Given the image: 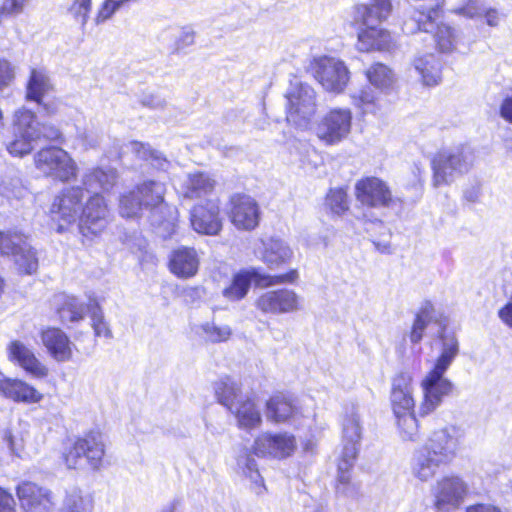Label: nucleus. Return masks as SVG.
<instances>
[{
  "mask_svg": "<svg viewBox=\"0 0 512 512\" xmlns=\"http://www.w3.org/2000/svg\"><path fill=\"white\" fill-rule=\"evenodd\" d=\"M362 438V425L357 407L352 405L344 415L342 422L343 449L337 468L338 493L354 497L358 487L351 482V470L356 460L360 441Z\"/></svg>",
  "mask_w": 512,
  "mask_h": 512,
  "instance_id": "1",
  "label": "nucleus"
},
{
  "mask_svg": "<svg viewBox=\"0 0 512 512\" xmlns=\"http://www.w3.org/2000/svg\"><path fill=\"white\" fill-rule=\"evenodd\" d=\"M152 226L159 229V234L166 238L173 234L178 211L176 207L169 205L164 200L166 187L163 183L148 180L135 188Z\"/></svg>",
  "mask_w": 512,
  "mask_h": 512,
  "instance_id": "2",
  "label": "nucleus"
},
{
  "mask_svg": "<svg viewBox=\"0 0 512 512\" xmlns=\"http://www.w3.org/2000/svg\"><path fill=\"white\" fill-rule=\"evenodd\" d=\"M474 150L468 145H459L438 151L431 159L434 187L449 185L456 178L468 173L475 162Z\"/></svg>",
  "mask_w": 512,
  "mask_h": 512,
  "instance_id": "3",
  "label": "nucleus"
},
{
  "mask_svg": "<svg viewBox=\"0 0 512 512\" xmlns=\"http://www.w3.org/2000/svg\"><path fill=\"white\" fill-rule=\"evenodd\" d=\"M105 455V445L99 432H90L76 439L63 453L65 465L69 469H80L88 466L98 470Z\"/></svg>",
  "mask_w": 512,
  "mask_h": 512,
  "instance_id": "4",
  "label": "nucleus"
},
{
  "mask_svg": "<svg viewBox=\"0 0 512 512\" xmlns=\"http://www.w3.org/2000/svg\"><path fill=\"white\" fill-rule=\"evenodd\" d=\"M286 119L297 128L310 124L316 112V93L308 84L292 81L286 92Z\"/></svg>",
  "mask_w": 512,
  "mask_h": 512,
  "instance_id": "5",
  "label": "nucleus"
},
{
  "mask_svg": "<svg viewBox=\"0 0 512 512\" xmlns=\"http://www.w3.org/2000/svg\"><path fill=\"white\" fill-rule=\"evenodd\" d=\"M298 277V272L295 269L280 275L262 274L256 268L241 270L233 276L230 285L223 290L222 294L230 301H239L247 295L252 281L259 286H272L292 284L297 281Z\"/></svg>",
  "mask_w": 512,
  "mask_h": 512,
  "instance_id": "6",
  "label": "nucleus"
},
{
  "mask_svg": "<svg viewBox=\"0 0 512 512\" xmlns=\"http://www.w3.org/2000/svg\"><path fill=\"white\" fill-rule=\"evenodd\" d=\"M34 165L44 176L61 182L75 179L78 166L70 154L62 148L49 146L34 155Z\"/></svg>",
  "mask_w": 512,
  "mask_h": 512,
  "instance_id": "7",
  "label": "nucleus"
},
{
  "mask_svg": "<svg viewBox=\"0 0 512 512\" xmlns=\"http://www.w3.org/2000/svg\"><path fill=\"white\" fill-rule=\"evenodd\" d=\"M0 254L12 256L21 272L34 273L38 268L35 251L27 243L26 237L16 231L0 232Z\"/></svg>",
  "mask_w": 512,
  "mask_h": 512,
  "instance_id": "8",
  "label": "nucleus"
},
{
  "mask_svg": "<svg viewBox=\"0 0 512 512\" xmlns=\"http://www.w3.org/2000/svg\"><path fill=\"white\" fill-rule=\"evenodd\" d=\"M463 439L462 431L449 426L432 432L421 448L430 453L443 465L451 463L460 450Z\"/></svg>",
  "mask_w": 512,
  "mask_h": 512,
  "instance_id": "9",
  "label": "nucleus"
},
{
  "mask_svg": "<svg viewBox=\"0 0 512 512\" xmlns=\"http://www.w3.org/2000/svg\"><path fill=\"white\" fill-rule=\"evenodd\" d=\"M446 372L431 369L421 380L423 400L419 407L422 416L435 411L450 396L454 390V384L445 377Z\"/></svg>",
  "mask_w": 512,
  "mask_h": 512,
  "instance_id": "10",
  "label": "nucleus"
},
{
  "mask_svg": "<svg viewBox=\"0 0 512 512\" xmlns=\"http://www.w3.org/2000/svg\"><path fill=\"white\" fill-rule=\"evenodd\" d=\"M255 306L265 314H289L303 308V299L292 289L278 288L260 294L255 301Z\"/></svg>",
  "mask_w": 512,
  "mask_h": 512,
  "instance_id": "11",
  "label": "nucleus"
},
{
  "mask_svg": "<svg viewBox=\"0 0 512 512\" xmlns=\"http://www.w3.org/2000/svg\"><path fill=\"white\" fill-rule=\"evenodd\" d=\"M468 490L462 478L453 475L443 477L432 488L434 507L438 512L453 511L463 503Z\"/></svg>",
  "mask_w": 512,
  "mask_h": 512,
  "instance_id": "12",
  "label": "nucleus"
},
{
  "mask_svg": "<svg viewBox=\"0 0 512 512\" xmlns=\"http://www.w3.org/2000/svg\"><path fill=\"white\" fill-rule=\"evenodd\" d=\"M352 114L347 108H335L326 113L316 127L317 137L327 145L345 139L351 130Z\"/></svg>",
  "mask_w": 512,
  "mask_h": 512,
  "instance_id": "13",
  "label": "nucleus"
},
{
  "mask_svg": "<svg viewBox=\"0 0 512 512\" xmlns=\"http://www.w3.org/2000/svg\"><path fill=\"white\" fill-rule=\"evenodd\" d=\"M314 76L325 90L341 93L349 82L350 72L343 61L324 56L315 60Z\"/></svg>",
  "mask_w": 512,
  "mask_h": 512,
  "instance_id": "14",
  "label": "nucleus"
},
{
  "mask_svg": "<svg viewBox=\"0 0 512 512\" xmlns=\"http://www.w3.org/2000/svg\"><path fill=\"white\" fill-rule=\"evenodd\" d=\"M110 219V211L99 194L90 196L82 208L79 217V229L83 236H97L107 227Z\"/></svg>",
  "mask_w": 512,
  "mask_h": 512,
  "instance_id": "15",
  "label": "nucleus"
},
{
  "mask_svg": "<svg viewBox=\"0 0 512 512\" xmlns=\"http://www.w3.org/2000/svg\"><path fill=\"white\" fill-rule=\"evenodd\" d=\"M356 200L369 208H386L394 203L389 186L380 178L365 177L355 184Z\"/></svg>",
  "mask_w": 512,
  "mask_h": 512,
  "instance_id": "16",
  "label": "nucleus"
},
{
  "mask_svg": "<svg viewBox=\"0 0 512 512\" xmlns=\"http://www.w3.org/2000/svg\"><path fill=\"white\" fill-rule=\"evenodd\" d=\"M84 197L83 188L80 186H73L63 189L57 195L51 205V214L54 219L63 221L66 224L76 222L80 217V210L82 211V200Z\"/></svg>",
  "mask_w": 512,
  "mask_h": 512,
  "instance_id": "17",
  "label": "nucleus"
},
{
  "mask_svg": "<svg viewBox=\"0 0 512 512\" xmlns=\"http://www.w3.org/2000/svg\"><path fill=\"white\" fill-rule=\"evenodd\" d=\"M295 448V438L288 433H262L255 438L252 446L255 455L278 459L290 456Z\"/></svg>",
  "mask_w": 512,
  "mask_h": 512,
  "instance_id": "18",
  "label": "nucleus"
},
{
  "mask_svg": "<svg viewBox=\"0 0 512 512\" xmlns=\"http://www.w3.org/2000/svg\"><path fill=\"white\" fill-rule=\"evenodd\" d=\"M190 222L199 234L217 235L222 230L219 205L212 200L195 205L190 211Z\"/></svg>",
  "mask_w": 512,
  "mask_h": 512,
  "instance_id": "19",
  "label": "nucleus"
},
{
  "mask_svg": "<svg viewBox=\"0 0 512 512\" xmlns=\"http://www.w3.org/2000/svg\"><path fill=\"white\" fill-rule=\"evenodd\" d=\"M230 220L239 230L250 231L259 224L260 210L257 202L248 195H234L231 198Z\"/></svg>",
  "mask_w": 512,
  "mask_h": 512,
  "instance_id": "20",
  "label": "nucleus"
},
{
  "mask_svg": "<svg viewBox=\"0 0 512 512\" xmlns=\"http://www.w3.org/2000/svg\"><path fill=\"white\" fill-rule=\"evenodd\" d=\"M16 492L21 507L27 512H48L54 506L52 492L36 483L24 481L17 486Z\"/></svg>",
  "mask_w": 512,
  "mask_h": 512,
  "instance_id": "21",
  "label": "nucleus"
},
{
  "mask_svg": "<svg viewBox=\"0 0 512 512\" xmlns=\"http://www.w3.org/2000/svg\"><path fill=\"white\" fill-rule=\"evenodd\" d=\"M9 360L21 367L35 379L47 377L49 370L35 355L32 348L19 340L12 341L8 346Z\"/></svg>",
  "mask_w": 512,
  "mask_h": 512,
  "instance_id": "22",
  "label": "nucleus"
},
{
  "mask_svg": "<svg viewBox=\"0 0 512 512\" xmlns=\"http://www.w3.org/2000/svg\"><path fill=\"white\" fill-rule=\"evenodd\" d=\"M168 267L177 278L191 279L199 271L200 255L193 247L181 246L170 253Z\"/></svg>",
  "mask_w": 512,
  "mask_h": 512,
  "instance_id": "23",
  "label": "nucleus"
},
{
  "mask_svg": "<svg viewBox=\"0 0 512 512\" xmlns=\"http://www.w3.org/2000/svg\"><path fill=\"white\" fill-rule=\"evenodd\" d=\"M391 405L394 415L414 411L413 377L408 372H400L392 379Z\"/></svg>",
  "mask_w": 512,
  "mask_h": 512,
  "instance_id": "24",
  "label": "nucleus"
},
{
  "mask_svg": "<svg viewBox=\"0 0 512 512\" xmlns=\"http://www.w3.org/2000/svg\"><path fill=\"white\" fill-rule=\"evenodd\" d=\"M258 254L260 260L271 270L280 269L289 264L294 256L290 245L283 239L275 237L261 240Z\"/></svg>",
  "mask_w": 512,
  "mask_h": 512,
  "instance_id": "25",
  "label": "nucleus"
},
{
  "mask_svg": "<svg viewBox=\"0 0 512 512\" xmlns=\"http://www.w3.org/2000/svg\"><path fill=\"white\" fill-rule=\"evenodd\" d=\"M43 346L48 354L57 362H67L73 355V344L64 331L49 327L40 333Z\"/></svg>",
  "mask_w": 512,
  "mask_h": 512,
  "instance_id": "26",
  "label": "nucleus"
},
{
  "mask_svg": "<svg viewBox=\"0 0 512 512\" xmlns=\"http://www.w3.org/2000/svg\"><path fill=\"white\" fill-rule=\"evenodd\" d=\"M0 394L17 403L36 404L43 395L32 385L17 378H0Z\"/></svg>",
  "mask_w": 512,
  "mask_h": 512,
  "instance_id": "27",
  "label": "nucleus"
},
{
  "mask_svg": "<svg viewBox=\"0 0 512 512\" xmlns=\"http://www.w3.org/2000/svg\"><path fill=\"white\" fill-rule=\"evenodd\" d=\"M392 0H370L368 4L354 7L353 19L361 25H380L391 14Z\"/></svg>",
  "mask_w": 512,
  "mask_h": 512,
  "instance_id": "28",
  "label": "nucleus"
},
{
  "mask_svg": "<svg viewBox=\"0 0 512 512\" xmlns=\"http://www.w3.org/2000/svg\"><path fill=\"white\" fill-rule=\"evenodd\" d=\"M358 32L357 47L359 51L370 52L374 50H389L392 46V36L386 29L378 24L363 25Z\"/></svg>",
  "mask_w": 512,
  "mask_h": 512,
  "instance_id": "29",
  "label": "nucleus"
},
{
  "mask_svg": "<svg viewBox=\"0 0 512 512\" xmlns=\"http://www.w3.org/2000/svg\"><path fill=\"white\" fill-rule=\"evenodd\" d=\"M215 180L207 173L195 172L186 174L180 181L178 192L188 199L205 198L212 193Z\"/></svg>",
  "mask_w": 512,
  "mask_h": 512,
  "instance_id": "30",
  "label": "nucleus"
},
{
  "mask_svg": "<svg viewBox=\"0 0 512 512\" xmlns=\"http://www.w3.org/2000/svg\"><path fill=\"white\" fill-rule=\"evenodd\" d=\"M439 355L437 356L433 370L447 372L453 361L459 354V342L453 332L443 330L439 334L438 340L435 342Z\"/></svg>",
  "mask_w": 512,
  "mask_h": 512,
  "instance_id": "31",
  "label": "nucleus"
},
{
  "mask_svg": "<svg viewBox=\"0 0 512 512\" xmlns=\"http://www.w3.org/2000/svg\"><path fill=\"white\" fill-rule=\"evenodd\" d=\"M299 415L296 401L284 395L271 397L266 403V417L274 423H285Z\"/></svg>",
  "mask_w": 512,
  "mask_h": 512,
  "instance_id": "32",
  "label": "nucleus"
},
{
  "mask_svg": "<svg viewBox=\"0 0 512 512\" xmlns=\"http://www.w3.org/2000/svg\"><path fill=\"white\" fill-rule=\"evenodd\" d=\"M158 40L166 46L171 54H177L195 42V32L188 27L178 30L167 27L161 31Z\"/></svg>",
  "mask_w": 512,
  "mask_h": 512,
  "instance_id": "33",
  "label": "nucleus"
},
{
  "mask_svg": "<svg viewBox=\"0 0 512 512\" xmlns=\"http://www.w3.org/2000/svg\"><path fill=\"white\" fill-rule=\"evenodd\" d=\"M126 148L139 160L148 162L158 171L167 172L171 167V162L166 158V156L162 152L153 149L147 143L131 141L127 144Z\"/></svg>",
  "mask_w": 512,
  "mask_h": 512,
  "instance_id": "34",
  "label": "nucleus"
},
{
  "mask_svg": "<svg viewBox=\"0 0 512 512\" xmlns=\"http://www.w3.org/2000/svg\"><path fill=\"white\" fill-rule=\"evenodd\" d=\"M231 412L235 415L239 428L250 431L257 429L262 424V416L254 400L244 398Z\"/></svg>",
  "mask_w": 512,
  "mask_h": 512,
  "instance_id": "35",
  "label": "nucleus"
},
{
  "mask_svg": "<svg viewBox=\"0 0 512 512\" xmlns=\"http://www.w3.org/2000/svg\"><path fill=\"white\" fill-rule=\"evenodd\" d=\"M441 466L444 465L421 447L415 450L412 458L411 470L412 474L420 481L425 482L432 479L437 474Z\"/></svg>",
  "mask_w": 512,
  "mask_h": 512,
  "instance_id": "36",
  "label": "nucleus"
},
{
  "mask_svg": "<svg viewBox=\"0 0 512 512\" xmlns=\"http://www.w3.org/2000/svg\"><path fill=\"white\" fill-rule=\"evenodd\" d=\"M54 301L57 305V313L63 323L83 320L89 308L76 297L66 294L55 296Z\"/></svg>",
  "mask_w": 512,
  "mask_h": 512,
  "instance_id": "37",
  "label": "nucleus"
},
{
  "mask_svg": "<svg viewBox=\"0 0 512 512\" xmlns=\"http://www.w3.org/2000/svg\"><path fill=\"white\" fill-rule=\"evenodd\" d=\"M117 172L112 168H95L84 173L82 184L87 191H109L116 183Z\"/></svg>",
  "mask_w": 512,
  "mask_h": 512,
  "instance_id": "38",
  "label": "nucleus"
},
{
  "mask_svg": "<svg viewBox=\"0 0 512 512\" xmlns=\"http://www.w3.org/2000/svg\"><path fill=\"white\" fill-rule=\"evenodd\" d=\"M413 65L424 85L434 86L441 81V63L434 54L416 57Z\"/></svg>",
  "mask_w": 512,
  "mask_h": 512,
  "instance_id": "39",
  "label": "nucleus"
},
{
  "mask_svg": "<svg viewBox=\"0 0 512 512\" xmlns=\"http://www.w3.org/2000/svg\"><path fill=\"white\" fill-rule=\"evenodd\" d=\"M434 17V27L429 30L419 29L417 32L422 31L426 34H431L436 43V47L442 53H451L456 48L457 34L456 31L446 24H438L436 22L439 12Z\"/></svg>",
  "mask_w": 512,
  "mask_h": 512,
  "instance_id": "40",
  "label": "nucleus"
},
{
  "mask_svg": "<svg viewBox=\"0 0 512 512\" xmlns=\"http://www.w3.org/2000/svg\"><path fill=\"white\" fill-rule=\"evenodd\" d=\"M12 131L35 140L40 139L39 123L36 120V115L25 108L15 111Z\"/></svg>",
  "mask_w": 512,
  "mask_h": 512,
  "instance_id": "41",
  "label": "nucleus"
},
{
  "mask_svg": "<svg viewBox=\"0 0 512 512\" xmlns=\"http://www.w3.org/2000/svg\"><path fill=\"white\" fill-rule=\"evenodd\" d=\"M215 394L218 401L230 411L244 399L240 385L229 377L215 383Z\"/></svg>",
  "mask_w": 512,
  "mask_h": 512,
  "instance_id": "42",
  "label": "nucleus"
},
{
  "mask_svg": "<svg viewBox=\"0 0 512 512\" xmlns=\"http://www.w3.org/2000/svg\"><path fill=\"white\" fill-rule=\"evenodd\" d=\"M28 193L20 172L14 168L7 169L1 177L0 194L7 198L23 199Z\"/></svg>",
  "mask_w": 512,
  "mask_h": 512,
  "instance_id": "43",
  "label": "nucleus"
},
{
  "mask_svg": "<svg viewBox=\"0 0 512 512\" xmlns=\"http://www.w3.org/2000/svg\"><path fill=\"white\" fill-rule=\"evenodd\" d=\"M237 469L242 472L252 483L259 487L263 486V479L258 471L256 460L251 455L249 449L243 447L236 456Z\"/></svg>",
  "mask_w": 512,
  "mask_h": 512,
  "instance_id": "44",
  "label": "nucleus"
},
{
  "mask_svg": "<svg viewBox=\"0 0 512 512\" xmlns=\"http://www.w3.org/2000/svg\"><path fill=\"white\" fill-rule=\"evenodd\" d=\"M51 89L49 77L43 71L32 70L27 86V98L41 103L42 97Z\"/></svg>",
  "mask_w": 512,
  "mask_h": 512,
  "instance_id": "45",
  "label": "nucleus"
},
{
  "mask_svg": "<svg viewBox=\"0 0 512 512\" xmlns=\"http://www.w3.org/2000/svg\"><path fill=\"white\" fill-rule=\"evenodd\" d=\"M93 499L80 489H72L66 496L63 512H92Z\"/></svg>",
  "mask_w": 512,
  "mask_h": 512,
  "instance_id": "46",
  "label": "nucleus"
},
{
  "mask_svg": "<svg viewBox=\"0 0 512 512\" xmlns=\"http://www.w3.org/2000/svg\"><path fill=\"white\" fill-rule=\"evenodd\" d=\"M398 432L403 441H416L419 438L418 421L412 412L395 415Z\"/></svg>",
  "mask_w": 512,
  "mask_h": 512,
  "instance_id": "47",
  "label": "nucleus"
},
{
  "mask_svg": "<svg viewBox=\"0 0 512 512\" xmlns=\"http://www.w3.org/2000/svg\"><path fill=\"white\" fill-rule=\"evenodd\" d=\"M145 210V207L136 190L123 194L119 200V213L125 218H137Z\"/></svg>",
  "mask_w": 512,
  "mask_h": 512,
  "instance_id": "48",
  "label": "nucleus"
},
{
  "mask_svg": "<svg viewBox=\"0 0 512 512\" xmlns=\"http://www.w3.org/2000/svg\"><path fill=\"white\" fill-rule=\"evenodd\" d=\"M34 141L36 140L12 131V137L5 139V146L11 156L21 158L32 152Z\"/></svg>",
  "mask_w": 512,
  "mask_h": 512,
  "instance_id": "49",
  "label": "nucleus"
},
{
  "mask_svg": "<svg viewBox=\"0 0 512 512\" xmlns=\"http://www.w3.org/2000/svg\"><path fill=\"white\" fill-rule=\"evenodd\" d=\"M198 334L208 342L220 343L227 341L232 331L228 325L218 326L214 322H206L199 327Z\"/></svg>",
  "mask_w": 512,
  "mask_h": 512,
  "instance_id": "50",
  "label": "nucleus"
},
{
  "mask_svg": "<svg viewBox=\"0 0 512 512\" xmlns=\"http://www.w3.org/2000/svg\"><path fill=\"white\" fill-rule=\"evenodd\" d=\"M366 76L369 82L378 88L390 87L394 81V75L391 69L381 63L372 65L366 71Z\"/></svg>",
  "mask_w": 512,
  "mask_h": 512,
  "instance_id": "51",
  "label": "nucleus"
},
{
  "mask_svg": "<svg viewBox=\"0 0 512 512\" xmlns=\"http://www.w3.org/2000/svg\"><path fill=\"white\" fill-rule=\"evenodd\" d=\"M353 104L362 109L363 113H374L377 101V94L373 88L366 86L352 96Z\"/></svg>",
  "mask_w": 512,
  "mask_h": 512,
  "instance_id": "52",
  "label": "nucleus"
},
{
  "mask_svg": "<svg viewBox=\"0 0 512 512\" xmlns=\"http://www.w3.org/2000/svg\"><path fill=\"white\" fill-rule=\"evenodd\" d=\"M431 320V313L429 306H425L421 309V311L416 315L414 323L412 325L409 338L410 341L414 344L419 343L424 335V332L427 328L428 323Z\"/></svg>",
  "mask_w": 512,
  "mask_h": 512,
  "instance_id": "53",
  "label": "nucleus"
},
{
  "mask_svg": "<svg viewBox=\"0 0 512 512\" xmlns=\"http://www.w3.org/2000/svg\"><path fill=\"white\" fill-rule=\"evenodd\" d=\"M26 435L19 430L6 429L3 432V441L6 443L11 453L22 457L25 449Z\"/></svg>",
  "mask_w": 512,
  "mask_h": 512,
  "instance_id": "54",
  "label": "nucleus"
},
{
  "mask_svg": "<svg viewBox=\"0 0 512 512\" xmlns=\"http://www.w3.org/2000/svg\"><path fill=\"white\" fill-rule=\"evenodd\" d=\"M326 204L334 214H343L349 208L346 191L341 188L331 189L327 195Z\"/></svg>",
  "mask_w": 512,
  "mask_h": 512,
  "instance_id": "55",
  "label": "nucleus"
},
{
  "mask_svg": "<svg viewBox=\"0 0 512 512\" xmlns=\"http://www.w3.org/2000/svg\"><path fill=\"white\" fill-rule=\"evenodd\" d=\"M92 9V0H73L69 8V13L73 19L80 24L81 28L84 29L86 26L89 14Z\"/></svg>",
  "mask_w": 512,
  "mask_h": 512,
  "instance_id": "56",
  "label": "nucleus"
},
{
  "mask_svg": "<svg viewBox=\"0 0 512 512\" xmlns=\"http://www.w3.org/2000/svg\"><path fill=\"white\" fill-rule=\"evenodd\" d=\"M91 321L96 336L111 338L112 332L108 323L104 320V316L99 306L95 304L91 309Z\"/></svg>",
  "mask_w": 512,
  "mask_h": 512,
  "instance_id": "57",
  "label": "nucleus"
},
{
  "mask_svg": "<svg viewBox=\"0 0 512 512\" xmlns=\"http://www.w3.org/2000/svg\"><path fill=\"white\" fill-rule=\"evenodd\" d=\"M29 0H4L0 16H12L20 14Z\"/></svg>",
  "mask_w": 512,
  "mask_h": 512,
  "instance_id": "58",
  "label": "nucleus"
},
{
  "mask_svg": "<svg viewBox=\"0 0 512 512\" xmlns=\"http://www.w3.org/2000/svg\"><path fill=\"white\" fill-rule=\"evenodd\" d=\"M140 103L142 106L153 110H163L167 106L166 99L158 94H144Z\"/></svg>",
  "mask_w": 512,
  "mask_h": 512,
  "instance_id": "59",
  "label": "nucleus"
},
{
  "mask_svg": "<svg viewBox=\"0 0 512 512\" xmlns=\"http://www.w3.org/2000/svg\"><path fill=\"white\" fill-rule=\"evenodd\" d=\"M40 138H44L49 141L62 142V133L58 127L53 124L43 123L39 124Z\"/></svg>",
  "mask_w": 512,
  "mask_h": 512,
  "instance_id": "60",
  "label": "nucleus"
},
{
  "mask_svg": "<svg viewBox=\"0 0 512 512\" xmlns=\"http://www.w3.org/2000/svg\"><path fill=\"white\" fill-rule=\"evenodd\" d=\"M13 78L14 70L11 64L5 59H0V91L9 85Z\"/></svg>",
  "mask_w": 512,
  "mask_h": 512,
  "instance_id": "61",
  "label": "nucleus"
},
{
  "mask_svg": "<svg viewBox=\"0 0 512 512\" xmlns=\"http://www.w3.org/2000/svg\"><path fill=\"white\" fill-rule=\"evenodd\" d=\"M79 139L82 141L83 146L88 148L96 147L100 142V136L93 130L84 129L78 133Z\"/></svg>",
  "mask_w": 512,
  "mask_h": 512,
  "instance_id": "62",
  "label": "nucleus"
},
{
  "mask_svg": "<svg viewBox=\"0 0 512 512\" xmlns=\"http://www.w3.org/2000/svg\"><path fill=\"white\" fill-rule=\"evenodd\" d=\"M0 512H16L13 496L0 488Z\"/></svg>",
  "mask_w": 512,
  "mask_h": 512,
  "instance_id": "63",
  "label": "nucleus"
},
{
  "mask_svg": "<svg viewBox=\"0 0 512 512\" xmlns=\"http://www.w3.org/2000/svg\"><path fill=\"white\" fill-rule=\"evenodd\" d=\"M465 512H502L501 509L492 504L478 503L470 505Z\"/></svg>",
  "mask_w": 512,
  "mask_h": 512,
  "instance_id": "64",
  "label": "nucleus"
}]
</instances>
